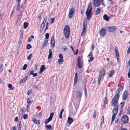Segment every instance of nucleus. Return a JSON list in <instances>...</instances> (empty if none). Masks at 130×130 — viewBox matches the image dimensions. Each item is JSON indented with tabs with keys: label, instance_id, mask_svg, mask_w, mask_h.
<instances>
[{
	"label": "nucleus",
	"instance_id": "obj_1",
	"mask_svg": "<svg viewBox=\"0 0 130 130\" xmlns=\"http://www.w3.org/2000/svg\"><path fill=\"white\" fill-rule=\"evenodd\" d=\"M89 5L90 4H89L86 12L87 19L88 20H89L91 17L92 6H90Z\"/></svg>",
	"mask_w": 130,
	"mask_h": 130
},
{
	"label": "nucleus",
	"instance_id": "obj_2",
	"mask_svg": "<svg viewBox=\"0 0 130 130\" xmlns=\"http://www.w3.org/2000/svg\"><path fill=\"white\" fill-rule=\"evenodd\" d=\"M119 97L116 95L111 99V105L112 106H118V102Z\"/></svg>",
	"mask_w": 130,
	"mask_h": 130
},
{
	"label": "nucleus",
	"instance_id": "obj_3",
	"mask_svg": "<svg viewBox=\"0 0 130 130\" xmlns=\"http://www.w3.org/2000/svg\"><path fill=\"white\" fill-rule=\"evenodd\" d=\"M64 35L67 38H69V36L70 29L69 26L68 25H66L63 30Z\"/></svg>",
	"mask_w": 130,
	"mask_h": 130
},
{
	"label": "nucleus",
	"instance_id": "obj_4",
	"mask_svg": "<svg viewBox=\"0 0 130 130\" xmlns=\"http://www.w3.org/2000/svg\"><path fill=\"white\" fill-rule=\"evenodd\" d=\"M87 23V21L86 20H84L83 23V31L81 33V35L82 36H85L86 33V30L85 28V26L86 25Z\"/></svg>",
	"mask_w": 130,
	"mask_h": 130
},
{
	"label": "nucleus",
	"instance_id": "obj_5",
	"mask_svg": "<svg viewBox=\"0 0 130 130\" xmlns=\"http://www.w3.org/2000/svg\"><path fill=\"white\" fill-rule=\"evenodd\" d=\"M75 11V9L72 8H71L69 12V18H71L74 17V15Z\"/></svg>",
	"mask_w": 130,
	"mask_h": 130
},
{
	"label": "nucleus",
	"instance_id": "obj_6",
	"mask_svg": "<svg viewBox=\"0 0 130 130\" xmlns=\"http://www.w3.org/2000/svg\"><path fill=\"white\" fill-rule=\"evenodd\" d=\"M82 94V92L79 91H77L76 97L77 100L79 101L81 99Z\"/></svg>",
	"mask_w": 130,
	"mask_h": 130
},
{
	"label": "nucleus",
	"instance_id": "obj_7",
	"mask_svg": "<svg viewBox=\"0 0 130 130\" xmlns=\"http://www.w3.org/2000/svg\"><path fill=\"white\" fill-rule=\"evenodd\" d=\"M121 121L124 123H127L128 121V118L126 115H124L122 118Z\"/></svg>",
	"mask_w": 130,
	"mask_h": 130
},
{
	"label": "nucleus",
	"instance_id": "obj_8",
	"mask_svg": "<svg viewBox=\"0 0 130 130\" xmlns=\"http://www.w3.org/2000/svg\"><path fill=\"white\" fill-rule=\"evenodd\" d=\"M93 2L94 6L98 7L101 4L100 0H93Z\"/></svg>",
	"mask_w": 130,
	"mask_h": 130
},
{
	"label": "nucleus",
	"instance_id": "obj_9",
	"mask_svg": "<svg viewBox=\"0 0 130 130\" xmlns=\"http://www.w3.org/2000/svg\"><path fill=\"white\" fill-rule=\"evenodd\" d=\"M77 66L79 69H80L82 67V62L80 60V57L77 58Z\"/></svg>",
	"mask_w": 130,
	"mask_h": 130
},
{
	"label": "nucleus",
	"instance_id": "obj_10",
	"mask_svg": "<svg viewBox=\"0 0 130 130\" xmlns=\"http://www.w3.org/2000/svg\"><path fill=\"white\" fill-rule=\"evenodd\" d=\"M92 52H91L88 55L87 57L89 59L88 60V61L89 62H90L93 60L94 59L93 57H92Z\"/></svg>",
	"mask_w": 130,
	"mask_h": 130
},
{
	"label": "nucleus",
	"instance_id": "obj_11",
	"mask_svg": "<svg viewBox=\"0 0 130 130\" xmlns=\"http://www.w3.org/2000/svg\"><path fill=\"white\" fill-rule=\"evenodd\" d=\"M118 106H115L112 110L113 115H116L118 111Z\"/></svg>",
	"mask_w": 130,
	"mask_h": 130
},
{
	"label": "nucleus",
	"instance_id": "obj_12",
	"mask_svg": "<svg viewBox=\"0 0 130 130\" xmlns=\"http://www.w3.org/2000/svg\"><path fill=\"white\" fill-rule=\"evenodd\" d=\"M51 47L52 48H54L55 47V42L54 39V36H52L51 39Z\"/></svg>",
	"mask_w": 130,
	"mask_h": 130
},
{
	"label": "nucleus",
	"instance_id": "obj_13",
	"mask_svg": "<svg viewBox=\"0 0 130 130\" xmlns=\"http://www.w3.org/2000/svg\"><path fill=\"white\" fill-rule=\"evenodd\" d=\"M107 28L108 30V32H112L115 30L116 29V27L115 26H112L111 27H106Z\"/></svg>",
	"mask_w": 130,
	"mask_h": 130
},
{
	"label": "nucleus",
	"instance_id": "obj_14",
	"mask_svg": "<svg viewBox=\"0 0 130 130\" xmlns=\"http://www.w3.org/2000/svg\"><path fill=\"white\" fill-rule=\"evenodd\" d=\"M106 32L105 29L103 28L100 30L99 34L101 36L103 37L105 36Z\"/></svg>",
	"mask_w": 130,
	"mask_h": 130
},
{
	"label": "nucleus",
	"instance_id": "obj_15",
	"mask_svg": "<svg viewBox=\"0 0 130 130\" xmlns=\"http://www.w3.org/2000/svg\"><path fill=\"white\" fill-rule=\"evenodd\" d=\"M102 73L101 71L100 72L99 74V75L98 78V85H99L100 84V81L102 80L103 78V77H102Z\"/></svg>",
	"mask_w": 130,
	"mask_h": 130
},
{
	"label": "nucleus",
	"instance_id": "obj_16",
	"mask_svg": "<svg viewBox=\"0 0 130 130\" xmlns=\"http://www.w3.org/2000/svg\"><path fill=\"white\" fill-rule=\"evenodd\" d=\"M123 87L122 86H121L119 88L117 91L116 93L115 94V95L119 97V93L120 91L123 89Z\"/></svg>",
	"mask_w": 130,
	"mask_h": 130
},
{
	"label": "nucleus",
	"instance_id": "obj_17",
	"mask_svg": "<svg viewBox=\"0 0 130 130\" xmlns=\"http://www.w3.org/2000/svg\"><path fill=\"white\" fill-rule=\"evenodd\" d=\"M128 94V92L127 91H125L122 96V99L123 100H125L127 98Z\"/></svg>",
	"mask_w": 130,
	"mask_h": 130
},
{
	"label": "nucleus",
	"instance_id": "obj_18",
	"mask_svg": "<svg viewBox=\"0 0 130 130\" xmlns=\"http://www.w3.org/2000/svg\"><path fill=\"white\" fill-rule=\"evenodd\" d=\"M46 69L45 66L44 65H42L40 68L39 73L41 74Z\"/></svg>",
	"mask_w": 130,
	"mask_h": 130
},
{
	"label": "nucleus",
	"instance_id": "obj_19",
	"mask_svg": "<svg viewBox=\"0 0 130 130\" xmlns=\"http://www.w3.org/2000/svg\"><path fill=\"white\" fill-rule=\"evenodd\" d=\"M48 43V40H45L44 41L43 44L42 46V48L44 49L46 47Z\"/></svg>",
	"mask_w": 130,
	"mask_h": 130
},
{
	"label": "nucleus",
	"instance_id": "obj_20",
	"mask_svg": "<svg viewBox=\"0 0 130 130\" xmlns=\"http://www.w3.org/2000/svg\"><path fill=\"white\" fill-rule=\"evenodd\" d=\"M28 78V76H26L24 78H22L20 80L19 83L21 84L25 82L27 79Z\"/></svg>",
	"mask_w": 130,
	"mask_h": 130
},
{
	"label": "nucleus",
	"instance_id": "obj_21",
	"mask_svg": "<svg viewBox=\"0 0 130 130\" xmlns=\"http://www.w3.org/2000/svg\"><path fill=\"white\" fill-rule=\"evenodd\" d=\"M32 121L35 123L37 125L40 124V120H37L34 118H33L32 119Z\"/></svg>",
	"mask_w": 130,
	"mask_h": 130
},
{
	"label": "nucleus",
	"instance_id": "obj_22",
	"mask_svg": "<svg viewBox=\"0 0 130 130\" xmlns=\"http://www.w3.org/2000/svg\"><path fill=\"white\" fill-rule=\"evenodd\" d=\"M75 76L74 77V82L75 84H76L77 81V73H74Z\"/></svg>",
	"mask_w": 130,
	"mask_h": 130
},
{
	"label": "nucleus",
	"instance_id": "obj_23",
	"mask_svg": "<svg viewBox=\"0 0 130 130\" xmlns=\"http://www.w3.org/2000/svg\"><path fill=\"white\" fill-rule=\"evenodd\" d=\"M73 120L72 118L70 117H68L67 122L68 124H71L73 122Z\"/></svg>",
	"mask_w": 130,
	"mask_h": 130
},
{
	"label": "nucleus",
	"instance_id": "obj_24",
	"mask_svg": "<svg viewBox=\"0 0 130 130\" xmlns=\"http://www.w3.org/2000/svg\"><path fill=\"white\" fill-rule=\"evenodd\" d=\"M104 19L105 21H108L110 18L109 17H108L106 14H105L103 16Z\"/></svg>",
	"mask_w": 130,
	"mask_h": 130
},
{
	"label": "nucleus",
	"instance_id": "obj_25",
	"mask_svg": "<svg viewBox=\"0 0 130 130\" xmlns=\"http://www.w3.org/2000/svg\"><path fill=\"white\" fill-rule=\"evenodd\" d=\"M115 51L116 54V57H119V52L118 49L116 48L115 50Z\"/></svg>",
	"mask_w": 130,
	"mask_h": 130
},
{
	"label": "nucleus",
	"instance_id": "obj_26",
	"mask_svg": "<svg viewBox=\"0 0 130 130\" xmlns=\"http://www.w3.org/2000/svg\"><path fill=\"white\" fill-rule=\"evenodd\" d=\"M101 11V9L100 8H97L95 11V15H97L100 13Z\"/></svg>",
	"mask_w": 130,
	"mask_h": 130
},
{
	"label": "nucleus",
	"instance_id": "obj_27",
	"mask_svg": "<svg viewBox=\"0 0 130 130\" xmlns=\"http://www.w3.org/2000/svg\"><path fill=\"white\" fill-rule=\"evenodd\" d=\"M46 128L48 130H51L52 129V127L51 125H47L46 126Z\"/></svg>",
	"mask_w": 130,
	"mask_h": 130
},
{
	"label": "nucleus",
	"instance_id": "obj_28",
	"mask_svg": "<svg viewBox=\"0 0 130 130\" xmlns=\"http://www.w3.org/2000/svg\"><path fill=\"white\" fill-rule=\"evenodd\" d=\"M17 127L18 130H21L22 127V125L20 122H18Z\"/></svg>",
	"mask_w": 130,
	"mask_h": 130
},
{
	"label": "nucleus",
	"instance_id": "obj_29",
	"mask_svg": "<svg viewBox=\"0 0 130 130\" xmlns=\"http://www.w3.org/2000/svg\"><path fill=\"white\" fill-rule=\"evenodd\" d=\"M23 27H21L20 29V37L21 38H22L23 37Z\"/></svg>",
	"mask_w": 130,
	"mask_h": 130
},
{
	"label": "nucleus",
	"instance_id": "obj_30",
	"mask_svg": "<svg viewBox=\"0 0 130 130\" xmlns=\"http://www.w3.org/2000/svg\"><path fill=\"white\" fill-rule=\"evenodd\" d=\"M51 120V119L48 118L45 121L44 123L45 125H46Z\"/></svg>",
	"mask_w": 130,
	"mask_h": 130
},
{
	"label": "nucleus",
	"instance_id": "obj_31",
	"mask_svg": "<svg viewBox=\"0 0 130 130\" xmlns=\"http://www.w3.org/2000/svg\"><path fill=\"white\" fill-rule=\"evenodd\" d=\"M52 54V51L51 49H50L49 50V54L48 56V59H49L51 58Z\"/></svg>",
	"mask_w": 130,
	"mask_h": 130
},
{
	"label": "nucleus",
	"instance_id": "obj_32",
	"mask_svg": "<svg viewBox=\"0 0 130 130\" xmlns=\"http://www.w3.org/2000/svg\"><path fill=\"white\" fill-rule=\"evenodd\" d=\"M64 111V109H62L60 112V113L59 115V118L60 119H61L62 118V113Z\"/></svg>",
	"mask_w": 130,
	"mask_h": 130
},
{
	"label": "nucleus",
	"instance_id": "obj_33",
	"mask_svg": "<svg viewBox=\"0 0 130 130\" xmlns=\"http://www.w3.org/2000/svg\"><path fill=\"white\" fill-rule=\"evenodd\" d=\"M28 23V22H25L24 23V28L25 29H26L27 27Z\"/></svg>",
	"mask_w": 130,
	"mask_h": 130
},
{
	"label": "nucleus",
	"instance_id": "obj_34",
	"mask_svg": "<svg viewBox=\"0 0 130 130\" xmlns=\"http://www.w3.org/2000/svg\"><path fill=\"white\" fill-rule=\"evenodd\" d=\"M114 74V71L113 70L111 71L110 72V73L109 74V77H112L113 75Z\"/></svg>",
	"mask_w": 130,
	"mask_h": 130
},
{
	"label": "nucleus",
	"instance_id": "obj_35",
	"mask_svg": "<svg viewBox=\"0 0 130 130\" xmlns=\"http://www.w3.org/2000/svg\"><path fill=\"white\" fill-rule=\"evenodd\" d=\"M12 85L10 84H9L8 85V87L10 88V90H13L14 89V88L12 87Z\"/></svg>",
	"mask_w": 130,
	"mask_h": 130
},
{
	"label": "nucleus",
	"instance_id": "obj_36",
	"mask_svg": "<svg viewBox=\"0 0 130 130\" xmlns=\"http://www.w3.org/2000/svg\"><path fill=\"white\" fill-rule=\"evenodd\" d=\"M32 89L34 90H37L38 87L37 86H36L35 85H33L32 86Z\"/></svg>",
	"mask_w": 130,
	"mask_h": 130
},
{
	"label": "nucleus",
	"instance_id": "obj_37",
	"mask_svg": "<svg viewBox=\"0 0 130 130\" xmlns=\"http://www.w3.org/2000/svg\"><path fill=\"white\" fill-rule=\"evenodd\" d=\"M20 4L19 3H18L16 7V10L17 11H19L20 10Z\"/></svg>",
	"mask_w": 130,
	"mask_h": 130
},
{
	"label": "nucleus",
	"instance_id": "obj_38",
	"mask_svg": "<svg viewBox=\"0 0 130 130\" xmlns=\"http://www.w3.org/2000/svg\"><path fill=\"white\" fill-rule=\"evenodd\" d=\"M61 49L62 51H64L67 50L68 48L67 46H62Z\"/></svg>",
	"mask_w": 130,
	"mask_h": 130
},
{
	"label": "nucleus",
	"instance_id": "obj_39",
	"mask_svg": "<svg viewBox=\"0 0 130 130\" xmlns=\"http://www.w3.org/2000/svg\"><path fill=\"white\" fill-rule=\"evenodd\" d=\"M107 97H106L105 98L104 101V105H105L107 103Z\"/></svg>",
	"mask_w": 130,
	"mask_h": 130
},
{
	"label": "nucleus",
	"instance_id": "obj_40",
	"mask_svg": "<svg viewBox=\"0 0 130 130\" xmlns=\"http://www.w3.org/2000/svg\"><path fill=\"white\" fill-rule=\"evenodd\" d=\"M30 99H29V98H28L27 99V103L28 104H29V105H30V104H31L32 103V101L31 102L30 101Z\"/></svg>",
	"mask_w": 130,
	"mask_h": 130
},
{
	"label": "nucleus",
	"instance_id": "obj_41",
	"mask_svg": "<svg viewBox=\"0 0 130 130\" xmlns=\"http://www.w3.org/2000/svg\"><path fill=\"white\" fill-rule=\"evenodd\" d=\"M54 115V113L53 112H52L50 114V116L49 118L52 120Z\"/></svg>",
	"mask_w": 130,
	"mask_h": 130
},
{
	"label": "nucleus",
	"instance_id": "obj_42",
	"mask_svg": "<svg viewBox=\"0 0 130 130\" xmlns=\"http://www.w3.org/2000/svg\"><path fill=\"white\" fill-rule=\"evenodd\" d=\"M31 47V45L29 44H28L27 45L26 48L27 49L29 50Z\"/></svg>",
	"mask_w": 130,
	"mask_h": 130
},
{
	"label": "nucleus",
	"instance_id": "obj_43",
	"mask_svg": "<svg viewBox=\"0 0 130 130\" xmlns=\"http://www.w3.org/2000/svg\"><path fill=\"white\" fill-rule=\"evenodd\" d=\"M32 54H30L27 57V59L29 60H30L32 57Z\"/></svg>",
	"mask_w": 130,
	"mask_h": 130
},
{
	"label": "nucleus",
	"instance_id": "obj_44",
	"mask_svg": "<svg viewBox=\"0 0 130 130\" xmlns=\"http://www.w3.org/2000/svg\"><path fill=\"white\" fill-rule=\"evenodd\" d=\"M84 94L85 96H86L87 95V92L86 89V86H85V88H84Z\"/></svg>",
	"mask_w": 130,
	"mask_h": 130
},
{
	"label": "nucleus",
	"instance_id": "obj_45",
	"mask_svg": "<svg viewBox=\"0 0 130 130\" xmlns=\"http://www.w3.org/2000/svg\"><path fill=\"white\" fill-rule=\"evenodd\" d=\"M27 66V64H25L23 67L22 69L23 70H25L26 69V67Z\"/></svg>",
	"mask_w": 130,
	"mask_h": 130
},
{
	"label": "nucleus",
	"instance_id": "obj_46",
	"mask_svg": "<svg viewBox=\"0 0 130 130\" xmlns=\"http://www.w3.org/2000/svg\"><path fill=\"white\" fill-rule=\"evenodd\" d=\"M49 36V34L48 33H46L45 35V38L46 39H48Z\"/></svg>",
	"mask_w": 130,
	"mask_h": 130
},
{
	"label": "nucleus",
	"instance_id": "obj_47",
	"mask_svg": "<svg viewBox=\"0 0 130 130\" xmlns=\"http://www.w3.org/2000/svg\"><path fill=\"white\" fill-rule=\"evenodd\" d=\"M46 22V21H44V20H43V22L41 25V27H42V26H43V27H44V26L45 25V23Z\"/></svg>",
	"mask_w": 130,
	"mask_h": 130
},
{
	"label": "nucleus",
	"instance_id": "obj_48",
	"mask_svg": "<svg viewBox=\"0 0 130 130\" xmlns=\"http://www.w3.org/2000/svg\"><path fill=\"white\" fill-rule=\"evenodd\" d=\"M28 117V116L27 114H24L23 116V118L25 120Z\"/></svg>",
	"mask_w": 130,
	"mask_h": 130
},
{
	"label": "nucleus",
	"instance_id": "obj_49",
	"mask_svg": "<svg viewBox=\"0 0 130 130\" xmlns=\"http://www.w3.org/2000/svg\"><path fill=\"white\" fill-rule=\"evenodd\" d=\"M58 63L60 64V63L63 62V59H59L58 60Z\"/></svg>",
	"mask_w": 130,
	"mask_h": 130
},
{
	"label": "nucleus",
	"instance_id": "obj_50",
	"mask_svg": "<svg viewBox=\"0 0 130 130\" xmlns=\"http://www.w3.org/2000/svg\"><path fill=\"white\" fill-rule=\"evenodd\" d=\"M32 92V90L31 89H29V90L27 92V94L28 95H30L31 94V93Z\"/></svg>",
	"mask_w": 130,
	"mask_h": 130
},
{
	"label": "nucleus",
	"instance_id": "obj_51",
	"mask_svg": "<svg viewBox=\"0 0 130 130\" xmlns=\"http://www.w3.org/2000/svg\"><path fill=\"white\" fill-rule=\"evenodd\" d=\"M101 119V120H102V121L100 124H101L102 123H103L104 122V118L103 116H102V117Z\"/></svg>",
	"mask_w": 130,
	"mask_h": 130
},
{
	"label": "nucleus",
	"instance_id": "obj_52",
	"mask_svg": "<svg viewBox=\"0 0 130 130\" xmlns=\"http://www.w3.org/2000/svg\"><path fill=\"white\" fill-rule=\"evenodd\" d=\"M55 20V17L51 18V22H50V23L51 24H52L53 23V22H54Z\"/></svg>",
	"mask_w": 130,
	"mask_h": 130
},
{
	"label": "nucleus",
	"instance_id": "obj_53",
	"mask_svg": "<svg viewBox=\"0 0 130 130\" xmlns=\"http://www.w3.org/2000/svg\"><path fill=\"white\" fill-rule=\"evenodd\" d=\"M116 116V115H113L112 116L111 120H112V121H114V119L115 118Z\"/></svg>",
	"mask_w": 130,
	"mask_h": 130
},
{
	"label": "nucleus",
	"instance_id": "obj_54",
	"mask_svg": "<svg viewBox=\"0 0 130 130\" xmlns=\"http://www.w3.org/2000/svg\"><path fill=\"white\" fill-rule=\"evenodd\" d=\"M124 102H122L120 104V107L122 108L124 105Z\"/></svg>",
	"mask_w": 130,
	"mask_h": 130
},
{
	"label": "nucleus",
	"instance_id": "obj_55",
	"mask_svg": "<svg viewBox=\"0 0 130 130\" xmlns=\"http://www.w3.org/2000/svg\"><path fill=\"white\" fill-rule=\"evenodd\" d=\"M59 57L60 58V59H63V57L62 54H59Z\"/></svg>",
	"mask_w": 130,
	"mask_h": 130
},
{
	"label": "nucleus",
	"instance_id": "obj_56",
	"mask_svg": "<svg viewBox=\"0 0 130 130\" xmlns=\"http://www.w3.org/2000/svg\"><path fill=\"white\" fill-rule=\"evenodd\" d=\"M96 112L95 111H94V113L93 115V117L94 118H95L96 116Z\"/></svg>",
	"mask_w": 130,
	"mask_h": 130
},
{
	"label": "nucleus",
	"instance_id": "obj_57",
	"mask_svg": "<svg viewBox=\"0 0 130 130\" xmlns=\"http://www.w3.org/2000/svg\"><path fill=\"white\" fill-rule=\"evenodd\" d=\"M130 52V45H129L127 51V54H128Z\"/></svg>",
	"mask_w": 130,
	"mask_h": 130
},
{
	"label": "nucleus",
	"instance_id": "obj_58",
	"mask_svg": "<svg viewBox=\"0 0 130 130\" xmlns=\"http://www.w3.org/2000/svg\"><path fill=\"white\" fill-rule=\"evenodd\" d=\"M22 17V15L21 14L19 15L18 19L19 20H20Z\"/></svg>",
	"mask_w": 130,
	"mask_h": 130
},
{
	"label": "nucleus",
	"instance_id": "obj_59",
	"mask_svg": "<svg viewBox=\"0 0 130 130\" xmlns=\"http://www.w3.org/2000/svg\"><path fill=\"white\" fill-rule=\"evenodd\" d=\"M5 34H4V33H2L1 37L2 39H3L5 37Z\"/></svg>",
	"mask_w": 130,
	"mask_h": 130
},
{
	"label": "nucleus",
	"instance_id": "obj_60",
	"mask_svg": "<svg viewBox=\"0 0 130 130\" xmlns=\"http://www.w3.org/2000/svg\"><path fill=\"white\" fill-rule=\"evenodd\" d=\"M128 111V113L130 115V106L128 107V108L127 109Z\"/></svg>",
	"mask_w": 130,
	"mask_h": 130
},
{
	"label": "nucleus",
	"instance_id": "obj_61",
	"mask_svg": "<svg viewBox=\"0 0 130 130\" xmlns=\"http://www.w3.org/2000/svg\"><path fill=\"white\" fill-rule=\"evenodd\" d=\"M38 19L39 20L41 19V15L40 14H39L38 17Z\"/></svg>",
	"mask_w": 130,
	"mask_h": 130
},
{
	"label": "nucleus",
	"instance_id": "obj_62",
	"mask_svg": "<svg viewBox=\"0 0 130 130\" xmlns=\"http://www.w3.org/2000/svg\"><path fill=\"white\" fill-rule=\"evenodd\" d=\"M34 74V72L32 70L31 71L30 73V74L31 75H33Z\"/></svg>",
	"mask_w": 130,
	"mask_h": 130
},
{
	"label": "nucleus",
	"instance_id": "obj_63",
	"mask_svg": "<svg viewBox=\"0 0 130 130\" xmlns=\"http://www.w3.org/2000/svg\"><path fill=\"white\" fill-rule=\"evenodd\" d=\"M38 66V65L37 64H36L35 66L34 69L35 70H37V67Z\"/></svg>",
	"mask_w": 130,
	"mask_h": 130
},
{
	"label": "nucleus",
	"instance_id": "obj_64",
	"mask_svg": "<svg viewBox=\"0 0 130 130\" xmlns=\"http://www.w3.org/2000/svg\"><path fill=\"white\" fill-rule=\"evenodd\" d=\"M42 113L41 112H40V113H39L38 115V116L39 117H41L42 116Z\"/></svg>",
	"mask_w": 130,
	"mask_h": 130
}]
</instances>
